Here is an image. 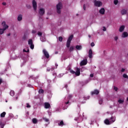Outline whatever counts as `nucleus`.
Segmentation results:
<instances>
[{"instance_id":"864d4df0","label":"nucleus","mask_w":128,"mask_h":128,"mask_svg":"<svg viewBox=\"0 0 128 128\" xmlns=\"http://www.w3.org/2000/svg\"><path fill=\"white\" fill-rule=\"evenodd\" d=\"M16 100H18V98H16Z\"/></svg>"},{"instance_id":"393cba45","label":"nucleus","mask_w":128,"mask_h":128,"mask_svg":"<svg viewBox=\"0 0 128 128\" xmlns=\"http://www.w3.org/2000/svg\"><path fill=\"white\" fill-rule=\"evenodd\" d=\"M5 116H6V112H3L0 114L1 118H4Z\"/></svg>"},{"instance_id":"a211bd4d","label":"nucleus","mask_w":128,"mask_h":128,"mask_svg":"<svg viewBox=\"0 0 128 128\" xmlns=\"http://www.w3.org/2000/svg\"><path fill=\"white\" fill-rule=\"evenodd\" d=\"M74 38V35H70L68 38V42H72V38Z\"/></svg>"},{"instance_id":"4468645a","label":"nucleus","mask_w":128,"mask_h":128,"mask_svg":"<svg viewBox=\"0 0 128 128\" xmlns=\"http://www.w3.org/2000/svg\"><path fill=\"white\" fill-rule=\"evenodd\" d=\"M106 12V10L104 8H102L100 11L99 12L101 14H104V12Z\"/></svg>"},{"instance_id":"c85d7f7f","label":"nucleus","mask_w":128,"mask_h":128,"mask_svg":"<svg viewBox=\"0 0 128 128\" xmlns=\"http://www.w3.org/2000/svg\"><path fill=\"white\" fill-rule=\"evenodd\" d=\"M74 46H71L70 48V52H72V50H74Z\"/></svg>"},{"instance_id":"37998d69","label":"nucleus","mask_w":128,"mask_h":128,"mask_svg":"<svg viewBox=\"0 0 128 128\" xmlns=\"http://www.w3.org/2000/svg\"><path fill=\"white\" fill-rule=\"evenodd\" d=\"M26 108H30V104H26Z\"/></svg>"},{"instance_id":"bb28decb","label":"nucleus","mask_w":128,"mask_h":128,"mask_svg":"<svg viewBox=\"0 0 128 128\" xmlns=\"http://www.w3.org/2000/svg\"><path fill=\"white\" fill-rule=\"evenodd\" d=\"M43 120H44V122H48V124H50V122H49V120H48V118H43Z\"/></svg>"},{"instance_id":"f8f14e48","label":"nucleus","mask_w":128,"mask_h":128,"mask_svg":"<svg viewBox=\"0 0 128 128\" xmlns=\"http://www.w3.org/2000/svg\"><path fill=\"white\" fill-rule=\"evenodd\" d=\"M88 56L90 58H92V49H90L89 50Z\"/></svg>"},{"instance_id":"9d476101","label":"nucleus","mask_w":128,"mask_h":128,"mask_svg":"<svg viewBox=\"0 0 128 128\" xmlns=\"http://www.w3.org/2000/svg\"><path fill=\"white\" fill-rule=\"evenodd\" d=\"M40 14L42 16L44 14V8H40L38 10Z\"/></svg>"},{"instance_id":"f257e3e1","label":"nucleus","mask_w":128,"mask_h":128,"mask_svg":"<svg viewBox=\"0 0 128 128\" xmlns=\"http://www.w3.org/2000/svg\"><path fill=\"white\" fill-rule=\"evenodd\" d=\"M2 26H3V29L0 28V34H4V32L6 30H8V26L4 22H2Z\"/></svg>"},{"instance_id":"c756f323","label":"nucleus","mask_w":128,"mask_h":128,"mask_svg":"<svg viewBox=\"0 0 128 128\" xmlns=\"http://www.w3.org/2000/svg\"><path fill=\"white\" fill-rule=\"evenodd\" d=\"M67 100L68 101H65V102H64V104H68V99L67 98H65V100Z\"/></svg>"},{"instance_id":"de8ad7c7","label":"nucleus","mask_w":128,"mask_h":128,"mask_svg":"<svg viewBox=\"0 0 128 128\" xmlns=\"http://www.w3.org/2000/svg\"><path fill=\"white\" fill-rule=\"evenodd\" d=\"M90 76L91 78H94V74H90Z\"/></svg>"},{"instance_id":"79ce46f5","label":"nucleus","mask_w":128,"mask_h":128,"mask_svg":"<svg viewBox=\"0 0 128 128\" xmlns=\"http://www.w3.org/2000/svg\"><path fill=\"white\" fill-rule=\"evenodd\" d=\"M114 90H116H116H118V88L114 86Z\"/></svg>"},{"instance_id":"0eeeda50","label":"nucleus","mask_w":128,"mask_h":128,"mask_svg":"<svg viewBox=\"0 0 128 128\" xmlns=\"http://www.w3.org/2000/svg\"><path fill=\"white\" fill-rule=\"evenodd\" d=\"M32 6H33V8L34 10H36V0H33L32 2Z\"/></svg>"},{"instance_id":"49530a36","label":"nucleus","mask_w":128,"mask_h":128,"mask_svg":"<svg viewBox=\"0 0 128 128\" xmlns=\"http://www.w3.org/2000/svg\"><path fill=\"white\" fill-rule=\"evenodd\" d=\"M2 4H3V6H6V2H4Z\"/></svg>"},{"instance_id":"f704fd0d","label":"nucleus","mask_w":128,"mask_h":128,"mask_svg":"<svg viewBox=\"0 0 128 128\" xmlns=\"http://www.w3.org/2000/svg\"><path fill=\"white\" fill-rule=\"evenodd\" d=\"M23 52H30V50L28 49L27 50H26L24 49V50H23Z\"/></svg>"},{"instance_id":"ea45409f","label":"nucleus","mask_w":128,"mask_h":128,"mask_svg":"<svg viewBox=\"0 0 128 128\" xmlns=\"http://www.w3.org/2000/svg\"><path fill=\"white\" fill-rule=\"evenodd\" d=\"M36 30H32V34H36Z\"/></svg>"},{"instance_id":"2eb2a0df","label":"nucleus","mask_w":128,"mask_h":128,"mask_svg":"<svg viewBox=\"0 0 128 128\" xmlns=\"http://www.w3.org/2000/svg\"><path fill=\"white\" fill-rule=\"evenodd\" d=\"M128 36V32H124L122 34V38H127Z\"/></svg>"},{"instance_id":"09e8293b","label":"nucleus","mask_w":128,"mask_h":128,"mask_svg":"<svg viewBox=\"0 0 128 128\" xmlns=\"http://www.w3.org/2000/svg\"><path fill=\"white\" fill-rule=\"evenodd\" d=\"M102 100H100L99 101V104H102Z\"/></svg>"},{"instance_id":"e433bc0d","label":"nucleus","mask_w":128,"mask_h":128,"mask_svg":"<svg viewBox=\"0 0 128 128\" xmlns=\"http://www.w3.org/2000/svg\"><path fill=\"white\" fill-rule=\"evenodd\" d=\"M102 30L104 32H106V28L105 26H104Z\"/></svg>"},{"instance_id":"412c9836","label":"nucleus","mask_w":128,"mask_h":128,"mask_svg":"<svg viewBox=\"0 0 128 128\" xmlns=\"http://www.w3.org/2000/svg\"><path fill=\"white\" fill-rule=\"evenodd\" d=\"M32 122L33 124H36L38 122V120H36V118H33L32 120Z\"/></svg>"},{"instance_id":"72a5a7b5","label":"nucleus","mask_w":128,"mask_h":128,"mask_svg":"<svg viewBox=\"0 0 128 128\" xmlns=\"http://www.w3.org/2000/svg\"><path fill=\"white\" fill-rule=\"evenodd\" d=\"M58 40L60 42H62V37H59Z\"/></svg>"},{"instance_id":"2f4dec72","label":"nucleus","mask_w":128,"mask_h":128,"mask_svg":"<svg viewBox=\"0 0 128 128\" xmlns=\"http://www.w3.org/2000/svg\"><path fill=\"white\" fill-rule=\"evenodd\" d=\"M39 94H43L44 93V90L42 89H40L38 91Z\"/></svg>"},{"instance_id":"39448f33","label":"nucleus","mask_w":128,"mask_h":128,"mask_svg":"<svg viewBox=\"0 0 128 128\" xmlns=\"http://www.w3.org/2000/svg\"><path fill=\"white\" fill-rule=\"evenodd\" d=\"M94 4L95 6H102V3L100 1H98L96 0H95L94 1Z\"/></svg>"},{"instance_id":"58836bf2","label":"nucleus","mask_w":128,"mask_h":128,"mask_svg":"<svg viewBox=\"0 0 128 128\" xmlns=\"http://www.w3.org/2000/svg\"><path fill=\"white\" fill-rule=\"evenodd\" d=\"M84 10H86V4H84Z\"/></svg>"},{"instance_id":"dca6fc26","label":"nucleus","mask_w":128,"mask_h":128,"mask_svg":"<svg viewBox=\"0 0 128 128\" xmlns=\"http://www.w3.org/2000/svg\"><path fill=\"white\" fill-rule=\"evenodd\" d=\"M124 26H120L119 28V32H124Z\"/></svg>"},{"instance_id":"603ef678","label":"nucleus","mask_w":128,"mask_h":128,"mask_svg":"<svg viewBox=\"0 0 128 128\" xmlns=\"http://www.w3.org/2000/svg\"><path fill=\"white\" fill-rule=\"evenodd\" d=\"M89 38H90V36H88Z\"/></svg>"},{"instance_id":"a878e982","label":"nucleus","mask_w":128,"mask_h":128,"mask_svg":"<svg viewBox=\"0 0 128 128\" xmlns=\"http://www.w3.org/2000/svg\"><path fill=\"white\" fill-rule=\"evenodd\" d=\"M70 42L69 41H67L66 42V47L67 48H70Z\"/></svg>"},{"instance_id":"aec40b11","label":"nucleus","mask_w":128,"mask_h":128,"mask_svg":"<svg viewBox=\"0 0 128 128\" xmlns=\"http://www.w3.org/2000/svg\"><path fill=\"white\" fill-rule=\"evenodd\" d=\"M18 22H20L22 20V15H19L18 17Z\"/></svg>"},{"instance_id":"c03bdc74","label":"nucleus","mask_w":128,"mask_h":128,"mask_svg":"<svg viewBox=\"0 0 128 128\" xmlns=\"http://www.w3.org/2000/svg\"><path fill=\"white\" fill-rule=\"evenodd\" d=\"M91 46H94V42L91 43Z\"/></svg>"},{"instance_id":"1a4fd4ad","label":"nucleus","mask_w":128,"mask_h":128,"mask_svg":"<svg viewBox=\"0 0 128 128\" xmlns=\"http://www.w3.org/2000/svg\"><path fill=\"white\" fill-rule=\"evenodd\" d=\"M88 64V60L84 59L82 60L80 63V66H86Z\"/></svg>"},{"instance_id":"f3484780","label":"nucleus","mask_w":128,"mask_h":128,"mask_svg":"<svg viewBox=\"0 0 128 128\" xmlns=\"http://www.w3.org/2000/svg\"><path fill=\"white\" fill-rule=\"evenodd\" d=\"M76 50H80L82 48V46L80 45H77L76 46Z\"/></svg>"},{"instance_id":"7ed1b4c3","label":"nucleus","mask_w":128,"mask_h":128,"mask_svg":"<svg viewBox=\"0 0 128 128\" xmlns=\"http://www.w3.org/2000/svg\"><path fill=\"white\" fill-rule=\"evenodd\" d=\"M70 72L73 74H75L77 76H78L80 74V68H76V72H74V71L72 70H70Z\"/></svg>"},{"instance_id":"5701e85b","label":"nucleus","mask_w":128,"mask_h":128,"mask_svg":"<svg viewBox=\"0 0 128 128\" xmlns=\"http://www.w3.org/2000/svg\"><path fill=\"white\" fill-rule=\"evenodd\" d=\"M40 40L41 42H46V38L43 37V36L41 37L40 38Z\"/></svg>"},{"instance_id":"9b49d317","label":"nucleus","mask_w":128,"mask_h":128,"mask_svg":"<svg viewBox=\"0 0 128 128\" xmlns=\"http://www.w3.org/2000/svg\"><path fill=\"white\" fill-rule=\"evenodd\" d=\"M92 94H100V91L98 90H96L91 92Z\"/></svg>"},{"instance_id":"a19ab883","label":"nucleus","mask_w":128,"mask_h":128,"mask_svg":"<svg viewBox=\"0 0 128 128\" xmlns=\"http://www.w3.org/2000/svg\"><path fill=\"white\" fill-rule=\"evenodd\" d=\"M38 36H42V32H38Z\"/></svg>"},{"instance_id":"b1692460","label":"nucleus","mask_w":128,"mask_h":128,"mask_svg":"<svg viewBox=\"0 0 128 128\" xmlns=\"http://www.w3.org/2000/svg\"><path fill=\"white\" fill-rule=\"evenodd\" d=\"M118 102H119V104H122V102H124V98L119 99L118 100Z\"/></svg>"},{"instance_id":"6ab92c4d","label":"nucleus","mask_w":128,"mask_h":128,"mask_svg":"<svg viewBox=\"0 0 128 128\" xmlns=\"http://www.w3.org/2000/svg\"><path fill=\"white\" fill-rule=\"evenodd\" d=\"M127 12H128V11H126V10H122L121 11V14H126Z\"/></svg>"},{"instance_id":"473e14b6","label":"nucleus","mask_w":128,"mask_h":128,"mask_svg":"<svg viewBox=\"0 0 128 128\" xmlns=\"http://www.w3.org/2000/svg\"><path fill=\"white\" fill-rule=\"evenodd\" d=\"M118 0H114V4H118Z\"/></svg>"},{"instance_id":"7c9ffc66","label":"nucleus","mask_w":128,"mask_h":128,"mask_svg":"<svg viewBox=\"0 0 128 128\" xmlns=\"http://www.w3.org/2000/svg\"><path fill=\"white\" fill-rule=\"evenodd\" d=\"M123 78H128V76H127L126 74H124Z\"/></svg>"},{"instance_id":"20e7f679","label":"nucleus","mask_w":128,"mask_h":128,"mask_svg":"<svg viewBox=\"0 0 128 128\" xmlns=\"http://www.w3.org/2000/svg\"><path fill=\"white\" fill-rule=\"evenodd\" d=\"M62 8V2H59L56 6L57 12L60 14V10Z\"/></svg>"},{"instance_id":"4c0bfd02","label":"nucleus","mask_w":128,"mask_h":128,"mask_svg":"<svg viewBox=\"0 0 128 128\" xmlns=\"http://www.w3.org/2000/svg\"><path fill=\"white\" fill-rule=\"evenodd\" d=\"M0 128H4V124H1L0 123Z\"/></svg>"},{"instance_id":"a18cd8bd","label":"nucleus","mask_w":128,"mask_h":128,"mask_svg":"<svg viewBox=\"0 0 128 128\" xmlns=\"http://www.w3.org/2000/svg\"><path fill=\"white\" fill-rule=\"evenodd\" d=\"M124 70H124V68H122L121 70L122 72H124Z\"/></svg>"},{"instance_id":"8fccbe9b","label":"nucleus","mask_w":128,"mask_h":128,"mask_svg":"<svg viewBox=\"0 0 128 128\" xmlns=\"http://www.w3.org/2000/svg\"><path fill=\"white\" fill-rule=\"evenodd\" d=\"M2 79H0V84H2Z\"/></svg>"},{"instance_id":"3c124183","label":"nucleus","mask_w":128,"mask_h":128,"mask_svg":"<svg viewBox=\"0 0 128 128\" xmlns=\"http://www.w3.org/2000/svg\"><path fill=\"white\" fill-rule=\"evenodd\" d=\"M111 120V122H112V118H111L110 119V120Z\"/></svg>"},{"instance_id":"4be33fe9","label":"nucleus","mask_w":128,"mask_h":128,"mask_svg":"<svg viewBox=\"0 0 128 128\" xmlns=\"http://www.w3.org/2000/svg\"><path fill=\"white\" fill-rule=\"evenodd\" d=\"M10 96H14V91L11 90L10 92Z\"/></svg>"},{"instance_id":"c9c22d12","label":"nucleus","mask_w":128,"mask_h":128,"mask_svg":"<svg viewBox=\"0 0 128 128\" xmlns=\"http://www.w3.org/2000/svg\"><path fill=\"white\" fill-rule=\"evenodd\" d=\"M114 40H118V36H116L114 38Z\"/></svg>"},{"instance_id":"cd10ccee","label":"nucleus","mask_w":128,"mask_h":128,"mask_svg":"<svg viewBox=\"0 0 128 128\" xmlns=\"http://www.w3.org/2000/svg\"><path fill=\"white\" fill-rule=\"evenodd\" d=\"M58 125L60 126H64V122L61 121L59 124Z\"/></svg>"},{"instance_id":"f03ea898","label":"nucleus","mask_w":128,"mask_h":128,"mask_svg":"<svg viewBox=\"0 0 128 128\" xmlns=\"http://www.w3.org/2000/svg\"><path fill=\"white\" fill-rule=\"evenodd\" d=\"M112 121L110 120H108V119H106L104 120V122L105 124H112L113 122H116V118L114 117H112Z\"/></svg>"},{"instance_id":"6e6552de","label":"nucleus","mask_w":128,"mask_h":128,"mask_svg":"<svg viewBox=\"0 0 128 128\" xmlns=\"http://www.w3.org/2000/svg\"><path fill=\"white\" fill-rule=\"evenodd\" d=\"M42 52H43V53L44 54V55L46 58H50V54H48V52L45 49H44Z\"/></svg>"},{"instance_id":"423d86ee","label":"nucleus","mask_w":128,"mask_h":128,"mask_svg":"<svg viewBox=\"0 0 128 128\" xmlns=\"http://www.w3.org/2000/svg\"><path fill=\"white\" fill-rule=\"evenodd\" d=\"M28 44L30 46L31 50H34V45L32 43V39H30L28 41Z\"/></svg>"},{"instance_id":"ddd939ff","label":"nucleus","mask_w":128,"mask_h":128,"mask_svg":"<svg viewBox=\"0 0 128 128\" xmlns=\"http://www.w3.org/2000/svg\"><path fill=\"white\" fill-rule=\"evenodd\" d=\"M50 103H48V102L44 103L45 108H50Z\"/></svg>"}]
</instances>
